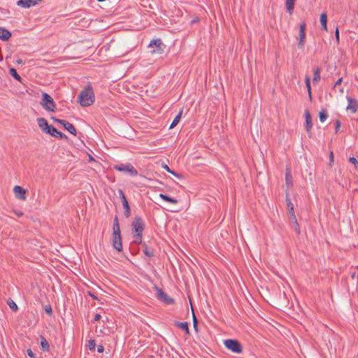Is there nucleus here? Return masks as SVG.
I'll return each mask as SVG.
<instances>
[{
    "label": "nucleus",
    "instance_id": "35",
    "mask_svg": "<svg viewBox=\"0 0 358 358\" xmlns=\"http://www.w3.org/2000/svg\"><path fill=\"white\" fill-rule=\"evenodd\" d=\"M45 313L49 315H51L52 313V307L50 305H47L45 306Z\"/></svg>",
    "mask_w": 358,
    "mask_h": 358
},
{
    "label": "nucleus",
    "instance_id": "39",
    "mask_svg": "<svg viewBox=\"0 0 358 358\" xmlns=\"http://www.w3.org/2000/svg\"><path fill=\"white\" fill-rule=\"evenodd\" d=\"M349 162H351L352 164H353L355 166V168H357V166L358 165V161L357 160V159L355 157H350L349 158Z\"/></svg>",
    "mask_w": 358,
    "mask_h": 358
},
{
    "label": "nucleus",
    "instance_id": "4",
    "mask_svg": "<svg viewBox=\"0 0 358 358\" xmlns=\"http://www.w3.org/2000/svg\"><path fill=\"white\" fill-rule=\"evenodd\" d=\"M113 169L120 172L125 173L131 176H136L138 175L137 170L130 163L114 165Z\"/></svg>",
    "mask_w": 358,
    "mask_h": 358
},
{
    "label": "nucleus",
    "instance_id": "2",
    "mask_svg": "<svg viewBox=\"0 0 358 358\" xmlns=\"http://www.w3.org/2000/svg\"><path fill=\"white\" fill-rule=\"evenodd\" d=\"M80 104L83 107L90 106L94 102V94L91 85L86 86L78 95Z\"/></svg>",
    "mask_w": 358,
    "mask_h": 358
},
{
    "label": "nucleus",
    "instance_id": "24",
    "mask_svg": "<svg viewBox=\"0 0 358 358\" xmlns=\"http://www.w3.org/2000/svg\"><path fill=\"white\" fill-rule=\"evenodd\" d=\"M295 1L296 0H286L285 1L286 8L289 14H292L293 12V10L294 8Z\"/></svg>",
    "mask_w": 358,
    "mask_h": 358
},
{
    "label": "nucleus",
    "instance_id": "28",
    "mask_svg": "<svg viewBox=\"0 0 358 358\" xmlns=\"http://www.w3.org/2000/svg\"><path fill=\"white\" fill-rule=\"evenodd\" d=\"M10 74L17 81L22 82V78L17 73V71L14 68H10L9 69Z\"/></svg>",
    "mask_w": 358,
    "mask_h": 358
},
{
    "label": "nucleus",
    "instance_id": "10",
    "mask_svg": "<svg viewBox=\"0 0 358 358\" xmlns=\"http://www.w3.org/2000/svg\"><path fill=\"white\" fill-rule=\"evenodd\" d=\"M38 127L45 134L50 131V129L52 125L48 124V121L44 117H38L37 119Z\"/></svg>",
    "mask_w": 358,
    "mask_h": 358
},
{
    "label": "nucleus",
    "instance_id": "27",
    "mask_svg": "<svg viewBox=\"0 0 358 358\" xmlns=\"http://www.w3.org/2000/svg\"><path fill=\"white\" fill-rule=\"evenodd\" d=\"M122 206L124 209V216L127 218H128L131 215V210H130V207H129L128 201H123Z\"/></svg>",
    "mask_w": 358,
    "mask_h": 358
},
{
    "label": "nucleus",
    "instance_id": "15",
    "mask_svg": "<svg viewBox=\"0 0 358 358\" xmlns=\"http://www.w3.org/2000/svg\"><path fill=\"white\" fill-rule=\"evenodd\" d=\"M306 117V129L307 132H310L313 127V123L311 120L310 113L308 110H305Z\"/></svg>",
    "mask_w": 358,
    "mask_h": 358
},
{
    "label": "nucleus",
    "instance_id": "41",
    "mask_svg": "<svg viewBox=\"0 0 358 358\" xmlns=\"http://www.w3.org/2000/svg\"><path fill=\"white\" fill-rule=\"evenodd\" d=\"M340 127H341V122H340V120H337L335 122L336 133L338 132Z\"/></svg>",
    "mask_w": 358,
    "mask_h": 358
},
{
    "label": "nucleus",
    "instance_id": "30",
    "mask_svg": "<svg viewBox=\"0 0 358 358\" xmlns=\"http://www.w3.org/2000/svg\"><path fill=\"white\" fill-rule=\"evenodd\" d=\"M327 117H328L327 110L326 109H322L319 113V118H320V122H324L327 119Z\"/></svg>",
    "mask_w": 358,
    "mask_h": 358
},
{
    "label": "nucleus",
    "instance_id": "34",
    "mask_svg": "<svg viewBox=\"0 0 358 358\" xmlns=\"http://www.w3.org/2000/svg\"><path fill=\"white\" fill-rule=\"evenodd\" d=\"M291 179H292V176H291L290 173L289 171H287V173L285 174V180H286L287 185H292Z\"/></svg>",
    "mask_w": 358,
    "mask_h": 358
},
{
    "label": "nucleus",
    "instance_id": "20",
    "mask_svg": "<svg viewBox=\"0 0 358 358\" xmlns=\"http://www.w3.org/2000/svg\"><path fill=\"white\" fill-rule=\"evenodd\" d=\"M64 128L67 130L71 134L76 136V129L73 124L66 121V122L63 125Z\"/></svg>",
    "mask_w": 358,
    "mask_h": 358
},
{
    "label": "nucleus",
    "instance_id": "32",
    "mask_svg": "<svg viewBox=\"0 0 358 358\" xmlns=\"http://www.w3.org/2000/svg\"><path fill=\"white\" fill-rule=\"evenodd\" d=\"M134 243L136 244V245H139V244H141L143 243L142 242V234H135L134 235Z\"/></svg>",
    "mask_w": 358,
    "mask_h": 358
},
{
    "label": "nucleus",
    "instance_id": "19",
    "mask_svg": "<svg viewBox=\"0 0 358 358\" xmlns=\"http://www.w3.org/2000/svg\"><path fill=\"white\" fill-rule=\"evenodd\" d=\"M40 340H41L40 345H41V349L44 352H48L50 350V345H49L48 341L46 340V338L44 336H41Z\"/></svg>",
    "mask_w": 358,
    "mask_h": 358
},
{
    "label": "nucleus",
    "instance_id": "17",
    "mask_svg": "<svg viewBox=\"0 0 358 358\" xmlns=\"http://www.w3.org/2000/svg\"><path fill=\"white\" fill-rule=\"evenodd\" d=\"M142 247L145 255H146L148 257H152L155 256L153 249L149 248L148 245L145 242L142 243Z\"/></svg>",
    "mask_w": 358,
    "mask_h": 358
},
{
    "label": "nucleus",
    "instance_id": "44",
    "mask_svg": "<svg viewBox=\"0 0 358 358\" xmlns=\"http://www.w3.org/2000/svg\"><path fill=\"white\" fill-rule=\"evenodd\" d=\"M343 81V78H340L334 84V87H336L337 85H340Z\"/></svg>",
    "mask_w": 358,
    "mask_h": 358
},
{
    "label": "nucleus",
    "instance_id": "49",
    "mask_svg": "<svg viewBox=\"0 0 358 358\" xmlns=\"http://www.w3.org/2000/svg\"><path fill=\"white\" fill-rule=\"evenodd\" d=\"M163 168L168 172H171L170 168L168 166V165L165 164L163 166Z\"/></svg>",
    "mask_w": 358,
    "mask_h": 358
},
{
    "label": "nucleus",
    "instance_id": "52",
    "mask_svg": "<svg viewBox=\"0 0 358 358\" xmlns=\"http://www.w3.org/2000/svg\"><path fill=\"white\" fill-rule=\"evenodd\" d=\"M97 1L99 2H102V1H104L105 0H97Z\"/></svg>",
    "mask_w": 358,
    "mask_h": 358
},
{
    "label": "nucleus",
    "instance_id": "40",
    "mask_svg": "<svg viewBox=\"0 0 358 358\" xmlns=\"http://www.w3.org/2000/svg\"><path fill=\"white\" fill-rule=\"evenodd\" d=\"M52 120L54 122H58V123L61 124L62 125H64V124L66 122V120L58 119V118H56L55 117H52Z\"/></svg>",
    "mask_w": 358,
    "mask_h": 358
},
{
    "label": "nucleus",
    "instance_id": "6",
    "mask_svg": "<svg viewBox=\"0 0 358 358\" xmlns=\"http://www.w3.org/2000/svg\"><path fill=\"white\" fill-rule=\"evenodd\" d=\"M224 346L234 353H241L243 347L240 342L235 339H227L224 341Z\"/></svg>",
    "mask_w": 358,
    "mask_h": 358
},
{
    "label": "nucleus",
    "instance_id": "47",
    "mask_svg": "<svg viewBox=\"0 0 358 358\" xmlns=\"http://www.w3.org/2000/svg\"><path fill=\"white\" fill-rule=\"evenodd\" d=\"M171 174H173V176H176L177 178H181V175L177 173L176 172L171 170V172H170Z\"/></svg>",
    "mask_w": 358,
    "mask_h": 358
},
{
    "label": "nucleus",
    "instance_id": "12",
    "mask_svg": "<svg viewBox=\"0 0 358 358\" xmlns=\"http://www.w3.org/2000/svg\"><path fill=\"white\" fill-rule=\"evenodd\" d=\"M13 192L16 198L24 201L26 199V191L20 186L16 185L13 188Z\"/></svg>",
    "mask_w": 358,
    "mask_h": 358
},
{
    "label": "nucleus",
    "instance_id": "21",
    "mask_svg": "<svg viewBox=\"0 0 358 358\" xmlns=\"http://www.w3.org/2000/svg\"><path fill=\"white\" fill-rule=\"evenodd\" d=\"M174 325L176 327H179V328L182 329V330H184L187 334H188V335L189 334L188 323L187 322H176L174 323Z\"/></svg>",
    "mask_w": 358,
    "mask_h": 358
},
{
    "label": "nucleus",
    "instance_id": "50",
    "mask_svg": "<svg viewBox=\"0 0 358 358\" xmlns=\"http://www.w3.org/2000/svg\"><path fill=\"white\" fill-rule=\"evenodd\" d=\"M16 62H17V64H23V63H24V62H23V61H22V59H20V58H19V59H17L16 60Z\"/></svg>",
    "mask_w": 358,
    "mask_h": 358
},
{
    "label": "nucleus",
    "instance_id": "3",
    "mask_svg": "<svg viewBox=\"0 0 358 358\" xmlns=\"http://www.w3.org/2000/svg\"><path fill=\"white\" fill-rule=\"evenodd\" d=\"M42 107L46 110L55 112L56 109V104L50 95L46 92H43L42 99L40 102Z\"/></svg>",
    "mask_w": 358,
    "mask_h": 358
},
{
    "label": "nucleus",
    "instance_id": "7",
    "mask_svg": "<svg viewBox=\"0 0 358 358\" xmlns=\"http://www.w3.org/2000/svg\"><path fill=\"white\" fill-rule=\"evenodd\" d=\"M131 227L132 231L135 232V234H143L145 229V224L140 216H136L132 222Z\"/></svg>",
    "mask_w": 358,
    "mask_h": 358
},
{
    "label": "nucleus",
    "instance_id": "29",
    "mask_svg": "<svg viewBox=\"0 0 358 358\" xmlns=\"http://www.w3.org/2000/svg\"><path fill=\"white\" fill-rule=\"evenodd\" d=\"M8 306H9V308L13 311V312H17V310H18V307L17 306V304L15 303V301L13 300H12L11 299H8L6 301Z\"/></svg>",
    "mask_w": 358,
    "mask_h": 358
},
{
    "label": "nucleus",
    "instance_id": "1",
    "mask_svg": "<svg viewBox=\"0 0 358 358\" xmlns=\"http://www.w3.org/2000/svg\"><path fill=\"white\" fill-rule=\"evenodd\" d=\"M112 244L113 248L117 251L121 252L122 250L121 231L117 215L115 216L113 220Z\"/></svg>",
    "mask_w": 358,
    "mask_h": 358
},
{
    "label": "nucleus",
    "instance_id": "45",
    "mask_svg": "<svg viewBox=\"0 0 358 358\" xmlns=\"http://www.w3.org/2000/svg\"><path fill=\"white\" fill-rule=\"evenodd\" d=\"M104 350V348L103 345H98L97 347V352H99V353H101L103 352Z\"/></svg>",
    "mask_w": 358,
    "mask_h": 358
},
{
    "label": "nucleus",
    "instance_id": "23",
    "mask_svg": "<svg viewBox=\"0 0 358 358\" xmlns=\"http://www.w3.org/2000/svg\"><path fill=\"white\" fill-rule=\"evenodd\" d=\"M159 197L162 199H163L164 201L171 203H173V204H176L178 202L177 199L172 198L166 194H160Z\"/></svg>",
    "mask_w": 358,
    "mask_h": 358
},
{
    "label": "nucleus",
    "instance_id": "22",
    "mask_svg": "<svg viewBox=\"0 0 358 358\" xmlns=\"http://www.w3.org/2000/svg\"><path fill=\"white\" fill-rule=\"evenodd\" d=\"M320 23L322 29L324 31H327V15L325 13H322L320 15Z\"/></svg>",
    "mask_w": 358,
    "mask_h": 358
},
{
    "label": "nucleus",
    "instance_id": "13",
    "mask_svg": "<svg viewBox=\"0 0 358 358\" xmlns=\"http://www.w3.org/2000/svg\"><path fill=\"white\" fill-rule=\"evenodd\" d=\"M290 216V227L296 233V234H300V227L297 222L295 214L289 215Z\"/></svg>",
    "mask_w": 358,
    "mask_h": 358
},
{
    "label": "nucleus",
    "instance_id": "43",
    "mask_svg": "<svg viewBox=\"0 0 358 358\" xmlns=\"http://www.w3.org/2000/svg\"><path fill=\"white\" fill-rule=\"evenodd\" d=\"M334 162V153L331 151L329 154V164L331 166V163Z\"/></svg>",
    "mask_w": 358,
    "mask_h": 358
},
{
    "label": "nucleus",
    "instance_id": "46",
    "mask_svg": "<svg viewBox=\"0 0 358 358\" xmlns=\"http://www.w3.org/2000/svg\"><path fill=\"white\" fill-rule=\"evenodd\" d=\"M101 319V315L99 314V313H96L95 315H94V321H99V320Z\"/></svg>",
    "mask_w": 358,
    "mask_h": 358
},
{
    "label": "nucleus",
    "instance_id": "25",
    "mask_svg": "<svg viewBox=\"0 0 358 358\" xmlns=\"http://www.w3.org/2000/svg\"><path fill=\"white\" fill-rule=\"evenodd\" d=\"M320 69L319 67H316L313 70V82L314 83H317L320 80Z\"/></svg>",
    "mask_w": 358,
    "mask_h": 358
},
{
    "label": "nucleus",
    "instance_id": "8",
    "mask_svg": "<svg viewBox=\"0 0 358 358\" xmlns=\"http://www.w3.org/2000/svg\"><path fill=\"white\" fill-rule=\"evenodd\" d=\"M157 289V299L160 301L164 303L166 305H171L174 303V299L167 295L162 289Z\"/></svg>",
    "mask_w": 358,
    "mask_h": 358
},
{
    "label": "nucleus",
    "instance_id": "51",
    "mask_svg": "<svg viewBox=\"0 0 358 358\" xmlns=\"http://www.w3.org/2000/svg\"><path fill=\"white\" fill-rule=\"evenodd\" d=\"M22 215V213H17L18 216H21Z\"/></svg>",
    "mask_w": 358,
    "mask_h": 358
},
{
    "label": "nucleus",
    "instance_id": "48",
    "mask_svg": "<svg viewBox=\"0 0 358 358\" xmlns=\"http://www.w3.org/2000/svg\"><path fill=\"white\" fill-rule=\"evenodd\" d=\"M88 294L94 299L95 300H97L98 299V297L94 295V294H92L91 292H88Z\"/></svg>",
    "mask_w": 358,
    "mask_h": 358
},
{
    "label": "nucleus",
    "instance_id": "5",
    "mask_svg": "<svg viewBox=\"0 0 358 358\" xmlns=\"http://www.w3.org/2000/svg\"><path fill=\"white\" fill-rule=\"evenodd\" d=\"M148 48H153L150 50L151 54H162L164 52V49L166 45L162 43L160 38L153 39L152 40L149 45Z\"/></svg>",
    "mask_w": 358,
    "mask_h": 358
},
{
    "label": "nucleus",
    "instance_id": "11",
    "mask_svg": "<svg viewBox=\"0 0 358 358\" xmlns=\"http://www.w3.org/2000/svg\"><path fill=\"white\" fill-rule=\"evenodd\" d=\"M346 99L348 102L347 109L350 110L352 113H355L358 109V101L350 96H347Z\"/></svg>",
    "mask_w": 358,
    "mask_h": 358
},
{
    "label": "nucleus",
    "instance_id": "42",
    "mask_svg": "<svg viewBox=\"0 0 358 358\" xmlns=\"http://www.w3.org/2000/svg\"><path fill=\"white\" fill-rule=\"evenodd\" d=\"M27 355H28L30 357H31V358H36V355H35V354L33 352V351H32L31 349H28V350H27Z\"/></svg>",
    "mask_w": 358,
    "mask_h": 358
},
{
    "label": "nucleus",
    "instance_id": "18",
    "mask_svg": "<svg viewBox=\"0 0 358 358\" xmlns=\"http://www.w3.org/2000/svg\"><path fill=\"white\" fill-rule=\"evenodd\" d=\"M11 36V33L6 29L0 27V38L3 41H8Z\"/></svg>",
    "mask_w": 358,
    "mask_h": 358
},
{
    "label": "nucleus",
    "instance_id": "37",
    "mask_svg": "<svg viewBox=\"0 0 358 358\" xmlns=\"http://www.w3.org/2000/svg\"><path fill=\"white\" fill-rule=\"evenodd\" d=\"M193 325H194V329L197 331H198V329H197L198 320H197L194 313H193Z\"/></svg>",
    "mask_w": 358,
    "mask_h": 358
},
{
    "label": "nucleus",
    "instance_id": "16",
    "mask_svg": "<svg viewBox=\"0 0 358 358\" xmlns=\"http://www.w3.org/2000/svg\"><path fill=\"white\" fill-rule=\"evenodd\" d=\"M286 205H287V209L289 212V215H294V204L292 203L291 199L289 198V193L286 192Z\"/></svg>",
    "mask_w": 358,
    "mask_h": 358
},
{
    "label": "nucleus",
    "instance_id": "31",
    "mask_svg": "<svg viewBox=\"0 0 358 358\" xmlns=\"http://www.w3.org/2000/svg\"><path fill=\"white\" fill-rule=\"evenodd\" d=\"M305 83H306V86L307 87L309 99L311 100L312 94H311L310 80V78L308 76L306 77Z\"/></svg>",
    "mask_w": 358,
    "mask_h": 358
},
{
    "label": "nucleus",
    "instance_id": "33",
    "mask_svg": "<svg viewBox=\"0 0 358 358\" xmlns=\"http://www.w3.org/2000/svg\"><path fill=\"white\" fill-rule=\"evenodd\" d=\"M96 343L94 340H90L88 341V348L90 350L93 351L95 350Z\"/></svg>",
    "mask_w": 358,
    "mask_h": 358
},
{
    "label": "nucleus",
    "instance_id": "14",
    "mask_svg": "<svg viewBox=\"0 0 358 358\" xmlns=\"http://www.w3.org/2000/svg\"><path fill=\"white\" fill-rule=\"evenodd\" d=\"M48 134L51 135L52 136H54L55 138H67V136L63 134L61 131H59L56 128H55L53 126L51 127L50 131L48 133Z\"/></svg>",
    "mask_w": 358,
    "mask_h": 358
},
{
    "label": "nucleus",
    "instance_id": "26",
    "mask_svg": "<svg viewBox=\"0 0 358 358\" xmlns=\"http://www.w3.org/2000/svg\"><path fill=\"white\" fill-rule=\"evenodd\" d=\"M182 114V110H181L179 113L175 117L174 120H173L172 123L171 124L169 129L174 128L180 122L181 119V116Z\"/></svg>",
    "mask_w": 358,
    "mask_h": 358
},
{
    "label": "nucleus",
    "instance_id": "36",
    "mask_svg": "<svg viewBox=\"0 0 358 358\" xmlns=\"http://www.w3.org/2000/svg\"><path fill=\"white\" fill-rule=\"evenodd\" d=\"M335 36H336V43L338 45L340 43V36H339V29H338V27H336V28Z\"/></svg>",
    "mask_w": 358,
    "mask_h": 358
},
{
    "label": "nucleus",
    "instance_id": "9",
    "mask_svg": "<svg viewBox=\"0 0 358 358\" xmlns=\"http://www.w3.org/2000/svg\"><path fill=\"white\" fill-rule=\"evenodd\" d=\"M306 24L305 22H303L299 25V40L298 43V47L299 48H303L306 41Z\"/></svg>",
    "mask_w": 358,
    "mask_h": 358
},
{
    "label": "nucleus",
    "instance_id": "38",
    "mask_svg": "<svg viewBox=\"0 0 358 358\" xmlns=\"http://www.w3.org/2000/svg\"><path fill=\"white\" fill-rule=\"evenodd\" d=\"M118 193H119L120 197L122 200V203L123 202V201H127V198L124 195V193L123 192V191L122 189H119Z\"/></svg>",
    "mask_w": 358,
    "mask_h": 358
}]
</instances>
